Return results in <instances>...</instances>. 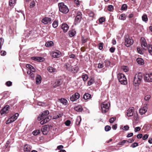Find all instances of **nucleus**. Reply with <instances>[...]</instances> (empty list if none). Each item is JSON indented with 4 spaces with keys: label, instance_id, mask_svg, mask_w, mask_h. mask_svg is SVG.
<instances>
[{
    "label": "nucleus",
    "instance_id": "obj_28",
    "mask_svg": "<svg viewBox=\"0 0 152 152\" xmlns=\"http://www.w3.org/2000/svg\"><path fill=\"white\" fill-rule=\"evenodd\" d=\"M60 102L64 105H66L68 104L67 100L64 98H61L60 100Z\"/></svg>",
    "mask_w": 152,
    "mask_h": 152
},
{
    "label": "nucleus",
    "instance_id": "obj_43",
    "mask_svg": "<svg viewBox=\"0 0 152 152\" xmlns=\"http://www.w3.org/2000/svg\"><path fill=\"white\" fill-rule=\"evenodd\" d=\"M127 6L126 4H124L121 6V10H124L127 9Z\"/></svg>",
    "mask_w": 152,
    "mask_h": 152
},
{
    "label": "nucleus",
    "instance_id": "obj_16",
    "mask_svg": "<svg viewBox=\"0 0 152 152\" xmlns=\"http://www.w3.org/2000/svg\"><path fill=\"white\" fill-rule=\"evenodd\" d=\"M64 66L68 70L70 71L72 70V66L71 63L70 62L65 63Z\"/></svg>",
    "mask_w": 152,
    "mask_h": 152
},
{
    "label": "nucleus",
    "instance_id": "obj_27",
    "mask_svg": "<svg viewBox=\"0 0 152 152\" xmlns=\"http://www.w3.org/2000/svg\"><path fill=\"white\" fill-rule=\"evenodd\" d=\"M74 109L76 111L78 112H81L83 110V108L81 105H78V106L75 107Z\"/></svg>",
    "mask_w": 152,
    "mask_h": 152
},
{
    "label": "nucleus",
    "instance_id": "obj_21",
    "mask_svg": "<svg viewBox=\"0 0 152 152\" xmlns=\"http://www.w3.org/2000/svg\"><path fill=\"white\" fill-rule=\"evenodd\" d=\"M36 83L37 84H40L42 81V77L41 76L39 75H37L36 76Z\"/></svg>",
    "mask_w": 152,
    "mask_h": 152
},
{
    "label": "nucleus",
    "instance_id": "obj_23",
    "mask_svg": "<svg viewBox=\"0 0 152 152\" xmlns=\"http://www.w3.org/2000/svg\"><path fill=\"white\" fill-rule=\"evenodd\" d=\"M61 84V81L59 80H56L55 83L53 84L52 87L53 88H56L60 85Z\"/></svg>",
    "mask_w": 152,
    "mask_h": 152
},
{
    "label": "nucleus",
    "instance_id": "obj_56",
    "mask_svg": "<svg viewBox=\"0 0 152 152\" xmlns=\"http://www.w3.org/2000/svg\"><path fill=\"white\" fill-rule=\"evenodd\" d=\"M150 98V96L149 95H148L145 96V100L146 101L148 100Z\"/></svg>",
    "mask_w": 152,
    "mask_h": 152
},
{
    "label": "nucleus",
    "instance_id": "obj_37",
    "mask_svg": "<svg viewBox=\"0 0 152 152\" xmlns=\"http://www.w3.org/2000/svg\"><path fill=\"white\" fill-rule=\"evenodd\" d=\"M58 22L57 20H55L53 22L52 25L53 26L54 28H56L58 26Z\"/></svg>",
    "mask_w": 152,
    "mask_h": 152
},
{
    "label": "nucleus",
    "instance_id": "obj_10",
    "mask_svg": "<svg viewBox=\"0 0 152 152\" xmlns=\"http://www.w3.org/2000/svg\"><path fill=\"white\" fill-rule=\"evenodd\" d=\"M51 19L50 18L46 17L42 19V22L44 24H50L51 23Z\"/></svg>",
    "mask_w": 152,
    "mask_h": 152
},
{
    "label": "nucleus",
    "instance_id": "obj_40",
    "mask_svg": "<svg viewBox=\"0 0 152 152\" xmlns=\"http://www.w3.org/2000/svg\"><path fill=\"white\" fill-rule=\"evenodd\" d=\"M40 133V131L39 130H37L34 131L33 132V134L34 135H37Z\"/></svg>",
    "mask_w": 152,
    "mask_h": 152
},
{
    "label": "nucleus",
    "instance_id": "obj_47",
    "mask_svg": "<svg viewBox=\"0 0 152 152\" xmlns=\"http://www.w3.org/2000/svg\"><path fill=\"white\" fill-rule=\"evenodd\" d=\"M3 95V98L4 99H5L7 98L8 96V94L6 92H4L2 94Z\"/></svg>",
    "mask_w": 152,
    "mask_h": 152
},
{
    "label": "nucleus",
    "instance_id": "obj_2",
    "mask_svg": "<svg viewBox=\"0 0 152 152\" xmlns=\"http://www.w3.org/2000/svg\"><path fill=\"white\" fill-rule=\"evenodd\" d=\"M58 6L59 11L62 13L66 14L69 11L68 7L64 3H58Z\"/></svg>",
    "mask_w": 152,
    "mask_h": 152
},
{
    "label": "nucleus",
    "instance_id": "obj_13",
    "mask_svg": "<svg viewBox=\"0 0 152 152\" xmlns=\"http://www.w3.org/2000/svg\"><path fill=\"white\" fill-rule=\"evenodd\" d=\"M61 28L62 29L64 32L66 33L69 29V26L67 24L64 23L61 25Z\"/></svg>",
    "mask_w": 152,
    "mask_h": 152
},
{
    "label": "nucleus",
    "instance_id": "obj_4",
    "mask_svg": "<svg viewBox=\"0 0 152 152\" xmlns=\"http://www.w3.org/2000/svg\"><path fill=\"white\" fill-rule=\"evenodd\" d=\"M110 106V104L107 101L104 102L102 103L101 104V107L102 113H105L107 112Z\"/></svg>",
    "mask_w": 152,
    "mask_h": 152
},
{
    "label": "nucleus",
    "instance_id": "obj_60",
    "mask_svg": "<svg viewBox=\"0 0 152 152\" xmlns=\"http://www.w3.org/2000/svg\"><path fill=\"white\" fill-rule=\"evenodd\" d=\"M115 48L113 47H111L110 49V51L112 53H113L115 50Z\"/></svg>",
    "mask_w": 152,
    "mask_h": 152
},
{
    "label": "nucleus",
    "instance_id": "obj_14",
    "mask_svg": "<svg viewBox=\"0 0 152 152\" xmlns=\"http://www.w3.org/2000/svg\"><path fill=\"white\" fill-rule=\"evenodd\" d=\"M49 131V128L47 126H42L41 129V131L44 135L47 134Z\"/></svg>",
    "mask_w": 152,
    "mask_h": 152
},
{
    "label": "nucleus",
    "instance_id": "obj_50",
    "mask_svg": "<svg viewBox=\"0 0 152 152\" xmlns=\"http://www.w3.org/2000/svg\"><path fill=\"white\" fill-rule=\"evenodd\" d=\"M71 122L69 120H67L65 122V124L66 126H68L71 124Z\"/></svg>",
    "mask_w": 152,
    "mask_h": 152
},
{
    "label": "nucleus",
    "instance_id": "obj_35",
    "mask_svg": "<svg viewBox=\"0 0 152 152\" xmlns=\"http://www.w3.org/2000/svg\"><path fill=\"white\" fill-rule=\"evenodd\" d=\"M82 78L84 82L86 81L88 78V76L87 74H84L82 76Z\"/></svg>",
    "mask_w": 152,
    "mask_h": 152
},
{
    "label": "nucleus",
    "instance_id": "obj_31",
    "mask_svg": "<svg viewBox=\"0 0 152 152\" xmlns=\"http://www.w3.org/2000/svg\"><path fill=\"white\" fill-rule=\"evenodd\" d=\"M133 141V140L132 141V140H131V141L129 142V141H128L127 140H123L121 142H119L118 143V145H123L124 143H126V142H129L130 143H131V142H132V141Z\"/></svg>",
    "mask_w": 152,
    "mask_h": 152
},
{
    "label": "nucleus",
    "instance_id": "obj_8",
    "mask_svg": "<svg viewBox=\"0 0 152 152\" xmlns=\"http://www.w3.org/2000/svg\"><path fill=\"white\" fill-rule=\"evenodd\" d=\"M143 79L145 82H152V73L145 74L143 77Z\"/></svg>",
    "mask_w": 152,
    "mask_h": 152
},
{
    "label": "nucleus",
    "instance_id": "obj_3",
    "mask_svg": "<svg viewBox=\"0 0 152 152\" xmlns=\"http://www.w3.org/2000/svg\"><path fill=\"white\" fill-rule=\"evenodd\" d=\"M117 76L119 81L121 84L123 85L127 84V80L124 74L121 73H119L117 75Z\"/></svg>",
    "mask_w": 152,
    "mask_h": 152
},
{
    "label": "nucleus",
    "instance_id": "obj_38",
    "mask_svg": "<svg viewBox=\"0 0 152 152\" xmlns=\"http://www.w3.org/2000/svg\"><path fill=\"white\" fill-rule=\"evenodd\" d=\"M87 38L86 37L83 36L82 37V43H84L87 41Z\"/></svg>",
    "mask_w": 152,
    "mask_h": 152
},
{
    "label": "nucleus",
    "instance_id": "obj_42",
    "mask_svg": "<svg viewBox=\"0 0 152 152\" xmlns=\"http://www.w3.org/2000/svg\"><path fill=\"white\" fill-rule=\"evenodd\" d=\"M107 10H108L112 12L113 10V7L112 5H109L108 6Z\"/></svg>",
    "mask_w": 152,
    "mask_h": 152
},
{
    "label": "nucleus",
    "instance_id": "obj_17",
    "mask_svg": "<svg viewBox=\"0 0 152 152\" xmlns=\"http://www.w3.org/2000/svg\"><path fill=\"white\" fill-rule=\"evenodd\" d=\"M31 149V146L29 145L26 144L24 146V150L25 152H30Z\"/></svg>",
    "mask_w": 152,
    "mask_h": 152
},
{
    "label": "nucleus",
    "instance_id": "obj_57",
    "mask_svg": "<svg viewBox=\"0 0 152 152\" xmlns=\"http://www.w3.org/2000/svg\"><path fill=\"white\" fill-rule=\"evenodd\" d=\"M26 67L28 68L29 70H30L31 68H32L33 67V66H32L31 65H30V64H27L26 65Z\"/></svg>",
    "mask_w": 152,
    "mask_h": 152
},
{
    "label": "nucleus",
    "instance_id": "obj_62",
    "mask_svg": "<svg viewBox=\"0 0 152 152\" xmlns=\"http://www.w3.org/2000/svg\"><path fill=\"white\" fill-rule=\"evenodd\" d=\"M137 50L139 53L140 54H142V51L140 48H137Z\"/></svg>",
    "mask_w": 152,
    "mask_h": 152
},
{
    "label": "nucleus",
    "instance_id": "obj_15",
    "mask_svg": "<svg viewBox=\"0 0 152 152\" xmlns=\"http://www.w3.org/2000/svg\"><path fill=\"white\" fill-rule=\"evenodd\" d=\"M140 41L141 45L142 47L148 48V45L145 39L143 37H141L140 39Z\"/></svg>",
    "mask_w": 152,
    "mask_h": 152
},
{
    "label": "nucleus",
    "instance_id": "obj_29",
    "mask_svg": "<svg viewBox=\"0 0 152 152\" xmlns=\"http://www.w3.org/2000/svg\"><path fill=\"white\" fill-rule=\"evenodd\" d=\"M16 0H10L9 5L11 7H14L15 4Z\"/></svg>",
    "mask_w": 152,
    "mask_h": 152
},
{
    "label": "nucleus",
    "instance_id": "obj_7",
    "mask_svg": "<svg viewBox=\"0 0 152 152\" xmlns=\"http://www.w3.org/2000/svg\"><path fill=\"white\" fill-rule=\"evenodd\" d=\"M82 19V14L80 12H78L75 17V24L76 25L80 22Z\"/></svg>",
    "mask_w": 152,
    "mask_h": 152
},
{
    "label": "nucleus",
    "instance_id": "obj_5",
    "mask_svg": "<svg viewBox=\"0 0 152 152\" xmlns=\"http://www.w3.org/2000/svg\"><path fill=\"white\" fill-rule=\"evenodd\" d=\"M125 44L127 47L130 46L133 42V41L131 38L128 36H126L125 37Z\"/></svg>",
    "mask_w": 152,
    "mask_h": 152
},
{
    "label": "nucleus",
    "instance_id": "obj_26",
    "mask_svg": "<svg viewBox=\"0 0 152 152\" xmlns=\"http://www.w3.org/2000/svg\"><path fill=\"white\" fill-rule=\"evenodd\" d=\"M54 43L52 41H49L46 42L45 45L47 47H50L53 45Z\"/></svg>",
    "mask_w": 152,
    "mask_h": 152
},
{
    "label": "nucleus",
    "instance_id": "obj_18",
    "mask_svg": "<svg viewBox=\"0 0 152 152\" xmlns=\"http://www.w3.org/2000/svg\"><path fill=\"white\" fill-rule=\"evenodd\" d=\"M49 114V112L48 110L44 111L42 113V114L40 115V118L39 119V118H38V119L39 120H42L43 118H45V117L47 116V115Z\"/></svg>",
    "mask_w": 152,
    "mask_h": 152
},
{
    "label": "nucleus",
    "instance_id": "obj_64",
    "mask_svg": "<svg viewBox=\"0 0 152 152\" xmlns=\"http://www.w3.org/2000/svg\"><path fill=\"white\" fill-rule=\"evenodd\" d=\"M142 137V134H138L137 135V138L138 139H140Z\"/></svg>",
    "mask_w": 152,
    "mask_h": 152
},
{
    "label": "nucleus",
    "instance_id": "obj_25",
    "mask_svg": "<svg viewBox=\"0 0 152 152\" xmlns=\"http://www.w3.org/2000/svg\"><path fill=\"white\" fill-rule=\"evenodd\" d=\"M136 61L139 65H142L144 64V61L142 58H138L137 59Z\"/></svg>",
    "mask_w": 152,
    "mask_h": 152
},
{
    "label": "nucleus",
    "instance_id": "obj_39",
    "mask_svg": "<svg viewBox=\"0 0 152 152\" xmlns=\"http://www.w3.org/2000/svg\"><path fill=\"white\" fill-rule=\"evenodd\" d=\"M119 19L122 20H125L126 19V16L125 14H121L119 17Z\"/></svg>",
    "mask_w": 152,
    "mask_h": 152
},
{
    "label": "nucleus",
    "instance_id": "obj_51",
    "mask_svg": "<svg viewBox=\"0 0 152 152\" xmlns=\"http://www.w3.org/2000/svg\"><path fill=\"white\" fill-rule=\"evenodd\" d=\"M103 44L102 43H100L99 44L98 47H99V49L100 50H102L103 48Z\"/></svg>",
    "mask_w": 152,
    "mask_h": 152
},
{
    "label": "nucleus",
    "instance_id": "obj_33",
    "mask_svg": "<svg viewBox=\"0 0 152 152\" xmlns=\"http://www.w3.org/2000/svg\"><path fill=\"white\" fill-rule=\"evenodd\" d=\"M94 79L91 78L88 81L87 83V86H90L92 85L94 83Z\"/></svg>",
    "mask_w": 152,
    "mask_h": 152
},
{
    "label": "nucleus",
    "instance_id": "obj_12",
    "mask_svg": "<svg viewBox=\"0 0 152 152\" xmlns=\"http://www.w3.org/2000/svg\"><path fill=\"white\" fill-rule=\"evenodd\" d=\"M31 59L34 61L39 62H43L45 60V58L43 57H31Z\"/></svg>",
    "mask_w": 152,
    "mask_h": 152
},
{
    "label": "nucleus",
    "instance_id": "obj_63",
    "mask_svg": "<svg viewBox=\"0 0 152 152\" xmlns=\"http://www.w3.org/2000/svg\"><path fill=\"white\" fill-rule=\"evenodd\" d=\"M129 129V127L128 125L125 126L123 128V130H128Z\"/></svg>",
    "mask_w": 152,
    "mask_h": 152
},
{
    "label": "nucleus",
    "instance_id": "obj_54",
    "mask_svg": "<svg viewBox=\"0 0 152 152\" xmlns=\"http://www.w3.org/2000/svg\"><path fill=\"white\" fill-rule=\"evenodd\" d=\"M42 119H43L40 122V124L41 125H43L44 124L48 122L47 121H46L45 120V119L44 118H43Z\"/></svg>",
    "mask_w": 152,
    "mask_h": 152
},
{
    "label": "nucleus",
    "instance_id": "obj_34",
    "mask_svg": "<svg viewBox=\"0 0 152 152\" xmlns=\"http://www.w3.org/2000/svg\"><path fill=\"white\" fill-rule=\"evenodd\" d=\"M148 52L150 54L152 55V46L151 45H148Z\"/></svg>",
    "mask_w": 152,
    "mask_h": 152
},
{
    "label": "nucleus",
    "instance_id": "obj_19",
    "mask_svg": "<svg viewBox=\"0 0 152 152\" xmlns=\"http://www.w3.org/2000/svg\"><path fill=\"white\" fill-rule=\"evenodd\" d=\"M9 106L7 105L3 107L0 111V113L1 115H3L5 113H6L7 111L9 108Z\"/></svg>",
    "mask_w": 152,
    "mask_h": 152
},
{
    "label": "nucleus",
    "instance_id": "obj_32",
    "mask_svg": "<svg viewBox=\"0 0 152 152\" xmlns=\"http://www.w3.org/2000/svg\"><path fill=\"white\" fill-rule=\"evenodd\" d=\"M47 70L50 72H56V69L53 67L49 66L48 67Z\"/></svg>",
    "mask_w": 152,
    "mask_h": 152
},
{
    "label": "nucleus",
    "instance_id": "obj_41",
    "mask_svg": "<svg viewBox=\"0 0 152 152\" xmlns=\"http://www.w3.org/2000/svg\"><path fill=\"white\" fill-rule=\"evenodd\" d=\"M4 42V39L2 38H0V50Z\"/></svg>",
    "mask_w": 152,
    "mask_h": 152
},
{
    "label": "nucleus",
    "instance_id": "obj_9",
    "mask_svg": "<svg viewBox=\"0 0 152 152\" xmlns=\"http://www.w3.org/2000/svg\"><path fill=\"white\" fill-rule=\"evenodd\" d=\"M80 97V94L78 93H76L70 97V100L74 102L78 99Z\"/></svg>",
    "mask_w": 152,
    "mask_h": 152
},
{
    "label": "nucleus",
    "instance_id": "obj_24",
    "mask_svg": "<svg viewBox=\"0 0 152 152\" xmlns=\"http://www.w3.org/2000/svg\"><path fill=\"white\" fill-rule=\"evenodd\" d=\"M76 34L75 31L74 29H72L68 32V34L70 37L74 36Z\"/></svg>",
    "mask_w": 152,
    "mask_h": 152
},
{
    "label": "nucleus",
    "instance_id": "obj_59",
    "mask_svg": "<svg viewBox=\"0 0 152 152\" xmlns=\"http://www.w3.org/2000/svg\"><path fill=\"white\" fill-rule=\"evenodd\" d=\"M6 54V52L5 51H2L1 52V55L2 56H4Z\"/></svg>",
    "mask_w": 152,
    "mask_h": 152
},
{
    "label": "nucleus",
    "instance_id": "obj_49",
    "mask_svg": "<svg viewBox=\"0 0 152 152\" xmlns=\"http://www.w3.org/2000/svg\"><path fill=\"white\" fill-rule=\"evenodd\" d=\"M138 143L137 142H134L132 143L131 145V147L132 148H134L138 146Z\"/></svg>",
    "mask_w": 152,
    "mask_h": 152
},
{
    "label": "nucleus",
    "instance_id": "obj_1",
    "mask_svg": "<svg viewBox=\"0 0 152 152\" xmlns=\"http://www.w3.org/2000/svg\"><path fill=\"white\" fill-rule=\"evenodd\" d=\"M143 77V74L139 72L136 74L133 78V85L136 87L138 86L141 83Z\"/></svg>",
    "mask_w": 152,
    "mask_h": 152
},
{
    "label": "nucleus",
    "instance_id": "obj_55",
    "mask_svg": "<svg viewBox=\"0 0 152 152\" xmlns=\"http://www.w3.org/2000/svg\"><path fill=\"white\" fill-rule=\"evenodd\" d=\"M35 3L34 1H32L30 4V7L32 8L35 6Z\"/></svg>",
    "mask_w": 152,
    "mask_h": 152
},
{
    "label": "nucleus",
    "instance_id": "obj_45",
    "mask_svg": "<svg viewBox=\"0 0 152 152\" xmlns=\"http://www.w3.org/2000/svg\"><path fill=\"white\" fill-rule=\"evenodd\" d=\"M116 119V118L115 117H112L109 119V121L110 123H112L115 121Z\"/></svg>",
    "mask_w": 152,
    "mask_h": 152
},
{
    "label": "nucleus",
    "instance_id": "obj_6",
    "mask_svg": "<svg viewBox=\"0 0 152 152\" xmlns=\"http://www.w3.org/2000/svg\"><path fill=\"white\" fill-rule=\"evenodd\" d=\"M18 116L19 114L18 113H15L6 121V124H8L14 122L17 119Z\"/></svg>",
    "mask_w": 152,
    "mask_h": 152
},
{
    "label": "nucleus",
    "instance_id": "obj_44",
    "mask_svg": "<svg viewBox=\"0 0 152 152\" xmlns=\"http://www.w3.org/2000/svg\"><path fill=\"white\" fill-rule=\"evenodd\" d=\"M88 14L90 17H93L94 16V13L91 11H89L88 12Z\"/></svg>",
    "mask_w": 152,
    "mask_h": 152
},
{
    "label": "nucleus",
    "instance_id": "obj_30",
    "mask_svg": "<svg viewBox=\"0 0 152 152\" xmlns=\"http://www.w3.org/2000/svg\"><path fill=\"white\" fill-rule=\"evenodd\" d=\"M91 98V95L88 93H85L84 94L83 98L85 99L86 100Z\"/></svg>",
    "mask_w": 152,
    "mask_h": 152
},
{
    "label": "nucleus",
    "instance_id": "obj_52",
    "mask_svg": "<svg viewBox=\"0 0 152 152\" xmlns=\"http://www.w3.org/2000/svg\"><path fill=\"white\" fill-rule=\"evenodd\" d=\"M148 134H145L142 137V139L143 140H145L148 138Z\"/></svg>",
    "mask_w": 152,
    "mask_h": 152
},
{
    "label": "nucleus",
    "instance_id": "obj_61",
    "mask_svg": "<svg viewBox=\"0 0 152 152\" xmlns=\"http://www.w3.org/2000/svg\"><path fill=\"white\" fill-rule=\"evenodd\" d=\"M98 67L99 68H102L103 67V65L102 64L99 63L98 64Z\"/></svg>",
    "mask_w": 152,
    "mask_h": 152
},
{
    "label": "nucleus",
    "instance_id": "obj_36",
    "mask_svg": "<svg viewBox=\"0 0 152 152\" xmlns=\"http://www.w3.org/2000/svg\"><path fill=\"white\" fill-rule=\"evenodd\" d=\"M142 20L144 22H147L148 20L147 16L146 15H144L142 16Z\"/></svg>",
    "mask_w": 152,
    "mask_h": 152
},
{
    "label": "nucleus",
    "instance_id": "obj_20",
    "mask_svg": "<svg viewBox=\"0 0 152 152\" xmlns=\"http://www.w3.org/2000/svg\"><path fill=\"white\" fill-rule=\"evenodd\" d=\"M134 112L133 109L132 108H129L127 111V115L128 117H131L133 115Z\"/></svg>",
    "mask_w": 152,
    "mask_h": 152
},
{
    "label": "nucleus",
    "instance_id": "obj_22",
    "mask_svg": "<svg viewBox=\"0 0 152 152\" xmlns=\"http://www.w3.org/2000/svg\"><path fill=\"white\" fill-rule=\"evenodd\" d=\"M147 108L146 106H144L141 108L139 110V113L141 115L145 114L147 111Z\"/></svg>",
    "mask_w": 152,
    "mask_h": 152
},
{
    "label": "nucleus",
    "instance_id": "obj_48",
    "mask_svg": "<svg viewBox=\"0 0 152 152\" xmlns=\"http://www.w3.org/2000/svg\"><path fill=\"white\" fill-rule=\"evenodd\" d=\"M111 127L109 126H106L105 127V130L106 131H108L110 130Z\"/></svg>",
    "mask_w": 152,
    "mask_h": 152
},
{
    "label": "nucleus",
    "instance_id": "obj_46",
    "mask_svg": "<svg viewBox=\"0 0 152 152\" xmlns=\"http://www.w3.org/2000/svg\"><path fill=\"white\" fill-rule=\"evenodd\" d=\"M105 18L103 17L100 18L99 20V21L100 24H102L105 21Z\"/></svg>",
    "mask_w": 152,
    "mask_h": 152
},
{
    "label": "nucleus",
    "instance_id": "obj_58",
    "mask_svg": "<svg viewBox=\"0 0 152 152\" xmlns=\"http://www.w3.org/2000/svg\"><path fill=\"white\" fill-rule=\"evenodd\" d=\"M141 129L140 127H135L134 129V131L135 132H137L139 131Z\"/></svg>",
    "mask_w": 152,
    "mask_h": 152
},
{
    "label": "nucleus",
    "instance_id": "obj_53",
    "mask_svg": "<svg viewBox=\"0 0 152 152\" xmlns=\"http://www.w3.org/2000/svg\"><path fill=\"white\" fill-rule=\"evenodd\" d=\"M12 84V83L10 81H8L5 83L6 85L8 86H11Z\"/></svg>",
    "mask_w": 152,
    "mask_h": 152
},
{
    "label": "nucleus",
    "instance_id": "obj_11",
    "mask_svg": "<svg viewBox=\"0 0 152 152\" xmlns=\"http://www.w3.org/2000/svg\"><path fill=\"white\" fill-rule=\"evenodd\" d=\"M61 53L60 51L58 50H56L55 51L52 52L51 53V55L53 57L57 58L61 56Z\"/></svg>",
    "mask_w": 152,
    "mask_h": 152
}]
</instances>
